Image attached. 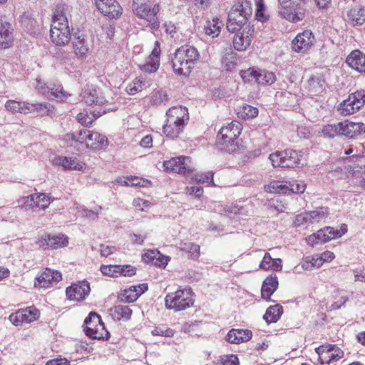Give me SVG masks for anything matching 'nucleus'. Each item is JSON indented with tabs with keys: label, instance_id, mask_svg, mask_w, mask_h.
Listing matches in <instances>:
<instances>
[{
	"label": "nucleus",
	"instance_id": "obj_29",
	"mask_svg": "<svg viewBox=\"0 0 365 365\" xmlns=\"http://www.w3.org/2000/svg\"><path fill=\"white\" fill-rule=\"evenodd\" d=\"M21 23L24 30L31 36L40 34V25L29 14H24L21 16Z\"/></svg>",
	"mask_w": 365,
	"mask_h": 365
},
{
	"label": "nucleus",
	"instance_id": "obj_2",
	"mask_svg": "<svg viewBox=\"0 0 365 365\" xmlns=\"http://www.w3.org/2000/svg\"><path fill=\"white\" fill-rule=\"evenodd\" d=\"M252 14V6L250 1L245 0L236 2L228 14L227 30L235 33L237 30L245 28Z\"/></svg>",
	"mask_w": 365,
	"mask_h": 365
},
{
	"label": "nucleus",
	"instance_id": "obj_58",
	"mask_svg": "<svg viewBox=\"0 0 365 365\" xmlns=\"http://www.w3.org/2000/svg\"><path fill=\"white\" fill-rule=\"evenodd\" d=\"M324 81L319 77H312L308 80L309 90L313 93L319 92L323 87Z\"/></svg>",
	"mask_w": 365,
	"mask_h": 365
},
{
	"label": "nucleus",
	"instance_id": "obj_20",
	"mask_svg": "<svg viewBox=\"0 0 365 365\" xmlns=\"http://www.w3.org/2000/svg\"><path fill=\"white\" fill-rule=\"evenodd\" d=\"M345 21L352 26H359L365 23V8L361 5H356L350 9Z\"/></svg>",
	"mask_w": 365,
	"mask_h": 365
},
{
	"label": "nucleus",
	"instance_id": "obj_30",
	"mask_svg": "<svg viewBox=\"0 0 365 365\" xmlns=\"http://www.w3.org/2000/svg\"><path fill=\"white\" fill-rule=\"evenodd\" d=\"M6 110L12 113L29 114V101L8 100L4 104Z\"/></svg>",
	"mask_w": 365,
	"mask_h": 365
},
{
	"label": "nucleus",
	"instance_id": "obj_63",
	"mask_svg": "<svg viewBox=\"0 0 365 365\" xmlns=\"http://www.w3.org/2000/svg\"><path fill=\"white\" fill-rule=\"evenodd\" d=\"M119 276L131 277L136 272L135 267L130 264L119 265Z\"/></svg>",
	"mask_w": 365,
	"mask_h": 365
},
{
	"label": "nucleus",
	"instance_id": "obj_51",
	"mask_svg": "<svg viewBox=\"0 0 365 365\" xmlns=\"http://www.w3.org/2000/svg\"><path fill=\"white\" fill-rule=\"evenodd\" d=\"M255 5L256 19L262 22L267 21L269 19V15L266 14V9L263 0H255Z\"/></svg>",
	"mask_w": 365,
	"mask_h": 365
},
{
	"label": "nucleus",
	"instance_id": "obj_39",
	"mask_svg": "<svg viewBox=\"0 0 365 365\" xmlns=\"http://www.w3.org/2000/svg\"><path fill=\"white\" fill-rule=\"evenodd\" d=\"M110 314L116 320L129 319L132 314V310L127 305L118 304L110 309Z\"/></svg>",
	"mask_w": 365,
	"mask_h": 365
},
{
	"label": "nucleus",
	"instance_id": "obj_34",
	"mask_svg": "<svg viewBox=\"0 0 365 365\" xmlns=\"http://www.w3.org/2000/svg\"><path fill=\"white\" fill-rule=\"evenodd\" d=\"M216 212L220 215H225L229 217H235V216L242 215L245 214V208L240 205H218Z\"/></svg>",
	"mask_w": 365,
	"mask_h": 365
},
{
	"label": "nucleus",
	"instance_id": "obj_23",
	"mask_svg": "<svg viewBox=\"0 0 365 365\" xmlns=\"http://www.w3.org/2000/svg\"><path fill=\"white\" fill-rule=\"evenodd\" d=\"M342 123V135L353 138L365 133V123L361 122L344 121Z\"/></svg>",
	"mask_w": 365,
	"mask_h": 365
},
{
	"label": "nucleus",
	"instance_id": "obj_46",
	"mask_svg": "<svg viewBox=\"0 0 365 365\" xmlns=\"http://www.w3.org/2000/svg\"><path fill=\"white\" fill-rule=\"evenodd\" d=\"M329 229H321L316 233L308 236L306 238L307 243L314 247L315 245L323 244L329 242V237H324V233L327 232Z\"/></svg>",
	"mask_w": 365,
	"mask_h": 365
},
{
	"label": "nucleus",
	"instance_id": "obj_62",
	"mask_svg": "<svg viewBox=\"0 0 365 365\" xmlns=\"http://www.w3.org/2000/svg\"><path fill=\"white\" fill-rule=\"evenodd\" d=\"M133 205L136 209L140 211H147L150 207V202L148 200L141 198L134 199Z\"/></svg>",
	"mask_w": 365,
	"mask_h": 365
},
{
	"label": "nucleus",
	"instance_id": "obj_31",
	"mask_svg": "<svg viewBox=\"0 0 365 365\" xmlns=\"http://www.w3.org/2000/svg\"><path fill=\"white\" fill-rule=\"evenodd\" d=\"M50 37L52 42L56 46H65L71 41L70 29L50 30Z\"/></svg>",
	"mask_w": 365,
	"mask_h": 365
},
{
	"label": "nucleus",
	"instance_id": "obj_47",
	"mask_svg": "<svg viewBox=\"0 0 365 365\" xmlns=\"http://www.w3.org/2000/svg\"><path fill=\"white\" fill-rule=\"evenodd\" d=\"M257 76V83L263 86L272 85L276 81L275 74L265 70H258Z\"/></svg>",
	"mask_w": 365,
	"mask_h": 365
},
{
	"label": "nucleus",
	"instance_id": "obj_7",
	"mask_svg": "<svg viewBox=\"0 0 365 365\" xmlns=\"http://www.w3.org/2000/svg\"><path fill=\"white\" fill-rule=\"evenodd\" d=\"M133 11L137 17L145 20L151 30L156 31L159 29L160 20L158 17L160 11L159 4L152 5L146 3L143 5L136 6Z\"/></svg>",
	"mask_w": 365,
	"mask_h": 365
},
{
	"label": "nucleus",
	"instance_id": "obj_19",
	"mask_svg": "<svg viewBox=\"0 0 365 365\" xmlns=\"http://www.w3.org/2000/svg\"><path fill=\"white\" fill-rule=\"evenodd\" d=\"M76 56L84 58L88 56L91 48V42L83 34H76L71 41Z\"/></svg>",
	"mask_w": 365,
	"mask_h": 365
},
{
	"label": "nucleus",
	"instance_id": "obj_1",
	"mask_svg": "<svg viewBox=\"0 0 365 365\" xmlns=\"http://www.w3.org/2000/svg\"><path fill=\"white\" fill-rule=\"evenodd\" d=\"M199 57L200 54L195 47L189 45L180 47L171 59L174 72L178 75L188 76Z\"/></svg>",
	"mask_w": 365,
	"mask_h": 365
},
{
	"label": "nucleus",
	"instance_id": "obj_53",
	"mask_svg": "<svg viewBox=\"0 0 365 365\" xmlns=\"http://www.w3.org/2000/svg\"><path fill=\"white\" fill-rule=\"evenodd\" d=\"M142 180L139 179L136 177H122L116 179V182L122 185L127 186H144L143 184L141 183Z\"/></svg>",
	"mask_w": 365,
	"mask_h": 365
},
{
	"label": "nucleus",
	"instance_id": "obj_44",
	"mask_svg": "<svg viewBox=\"0 0 365 365\" xmlns=\"http://www.w3.org/2000/svg\"><path fill=\"white\" fill-rule=\"evenodd\" d=\"M310 224L318 223L329 215L327 207H321L315 210L307 212Z\"/></svg>",
	"mask_w": 365,
	"mask_h": 365
},
{
	"label": "nucleus",
	"instance_id": "obj_52",
	"mask_svg": "<svg viewBox=\"0 0 365 365\" xmlns=\"http://www.w3.org/2000/svg\"><path fill=\"white\" fill-rule=\"evenodd\" d=\"M323 264L320 257H307L305 261L302 263V267L304 269H312L314 267H319Z\"/></svg>",
	"mask_w": 365,
	"mask_h": 365
},
{
	"label": "nucleus",
	"instance_id": "obj_8",
	"mask_svg": "<svg viewBox=\"0 0 365 365\" xmlns=\"http://www.w3.org/2000/svg\"><path fill=\"white\" fill-rule=\"evenodd\" d=\"M36 88L38 91L51 100L64 101L68 96L60 83H49L46 84L42 83L38 78H36Z\"/></svg>",
	"mask_w": 365,
	"mask_h": 365
},
{
	"label": "nucleus",
	"instance_id": "obj_43",
	"mask_svg": "<svg viewBox=\"0 0 365 365\" xmlns=\"http://www.w3.org/2000/svg\"><path fill=\"white\" fill-rule=\"evenodd\" d=\"M221 22L217 18H213L211 21H207L205 25V32L207 35L212 38L218 36L221 29Z\"/></svg>",
	"mask_w": 365,
	"mask_h": 365
},
{
	"label": "nucleus",
	"instance_id": "obj_4",
	"mask_svg": "<svg viewBox=\"0 0 365 365\" xmlns=\"http://www.w3.org/2000/svg\"><path fill=\"white\" fill-rule=\"evenodd\" d=\"M194 301L193 292L189 288L177 290L173 293L168 294L165 298L166 308L175 312L185 310L192 307Z\"/></svg>",
	"mask_w": 365,
	"mask_h": 365
},
{
	"label": "nucleus",
	"instance_id": "obj_59",
	"mask_svg": "<svg viewBox=\"0 0 365 365\" xmlns=\"http://www.w3.org/2000/svg\"><path fill=\"white\" fill-rule=\"evenodd\" d=\"M238 115L243 118H255L258 115V109L250 105H245Z\"/></svg>",
	"mask_w": 365,
	"mask_h": 365
},
{
	"label": "nucleus",
	"instance_id": "obj_61",
	"mask_svg": "<svg viewBox=\"0 0 365 365\" xmlns=\"http://www.w3.org/2000/svg\"><path fill=\"white\" fill-rule=\"evenodd\" d=\"M151 334L153 336H161L165 337H172L174 336L175 331L172 329H163L161 327H155L152 331Z\"/></svg>",
	"mask_w": 365,
	"mask_h": 365
},
{
	"label": "nucleus",
	"instance_id": "obj_33",
	"mask_svg": "<svg viewBox=\"0 0 365 365\" xmlns=\"http://www.w3.org/2000/svg\"><path fill=\"white\" fill-rule=\"evenodd\" d=\"M86 143L87 147L94 149H105L108 145V139L97 132L91 131Z\"/></svg>",
	"mask_w": 365,
	"mask_h": 365
},
{
	"label": "nucleus",
	"instance_id": "obj_26",
	"mask_svg": "<svg viewBox=\"0 0 365 365\" xmlns=\"http://www.w3.org/2000/svg\"><path fill=\"white\" fill-rule=\"evenodd\" d=\"M278 278L276 274H270L263 282L261 289L262 297L269 299L270 297L278 288Z\"/></svg>",
	"mask_w": 365,
	"mask_h": 365
},
{
	"label": "nucleus",
	"instance_id": "obj_50",
	"mask_svg": "<svg viewBox=\"0 0 365 365\" xmlns=\"http://www.w3.org/2000/svg\"><path fill=\"white\" fill-rule=\"evenodd\" d=\"M269 187L271 192L289 194V182L287 181H274Z\"/></svg>",
	"mask_w": 365,
	"mask_h": 365
},
{
	"label": "nucleus",
	"instance_id": "obj_38",
	"mask_svg": "<svg viewBox=\"0 0 365 365\" xmlns=\"http://www.w3.org/2000/svg\"><path fill=\"white\" fill-rule=\"evenodd\" d=\"M282 314V307L280 304H275L267 308L263 319L267 324L277 322Z\"/></svg>",
	"mask_w": 365,
	"mask_h": 365
},
{
	"label": "nucleus",
	"instance_id": "obj_35",
	"mask_svg": "<svg viewBox=\"0 0 365 365\" xmlns=\"http://www.w3.org/2000/svg\"><path fill=\"white\" fill-rule=\"evenodd\" d=\"M259 268L280 271L282 269V259L279 258L273 259L268 252H266L259 264Z\"/></svg>",
	"mask_w": 365,
	"mask_h": 365
},
{
	"label": "nucleus",
	"instance_id": "obj_36",
	"mask_svg": "<svg viewBox=\"0 0 365 365\" xmlns=\"http://www.w3.org/2000/svg\"><path fill=\"white\" fill-rule=\"evenodd\" d=\"M29 114L38 113L41 115H45L54 113V107L46 103H31L29 102Z\"/></svg>",
	"mask_w": 365,
	"mask_h": 365
},
{
	"label": "nucleus",
	"instance_id": "obj_25",
	"mask_svg": "<svg viewBox=\"0 0 365 365\" xmlns=\"http://www.w3.org/2000/svg\"><path fill=\"white\" fill-rule=\"evenodd\" d=\"M252 333L249 329H231L226 336V340L232 344L248 341L252 339Z\"/></svg>",
	"mask_w": 365,
	"mask_h": 365
},
{
	"label": "nucleus",
	"instance_id": "obj_13",
	"mask_svg": "<svg viewBox=\"0 0 365 365\" xmlns=\"http://www.w3.org/2000/svg\"><path fill=\"white\" fill-rule=\"evenodd\" d=\"M39 315V311L36 308L30 307L12 313L9 316V320L14 325L21 326L23 324H29L37 320Z\"/></svg>",
	"mask_w": 365,
	"mask_h": 365
},
{
	"label": "nucleus",
	"instance_id": "obj_18",
	"mask_svg": "<svg viewBox=\"0 0 365 365\" xmlns=\"http://www.w3.org/2000/svg\"><path fill=\"white\" fill-rule=\"evenodd\" d=\"M314 36L309 30L298 34L292 41V49L297 53L307 52L313 45Z\"/></svg>",
	"mask_w": 365,
	"mask_h": 365
},
{
	"label": "nucleus",
	"instance_id": "obj_27",
	"mask_svg": "<svg viewBox=\"0 0 365 365\" xmlns=\"http://www.w3.org/2000/svg\"><path fill=\"white\" fill-rule=\"evenodd\" d=\"M82 98L88 106L103 105L106 101L104 97L101 95L100 91L93 87H88L85 89L82 93Z\"/></svg>",
	"mask_w": 365,
	"mask_h": 365
},
{
	"label": "nucleus",
	"instance_id": "obj_28",
	"mask_svg": "<svg viewBox=\"0 0 365 365\" xmlns=\"http://www.w3.org/2000/svg\"><path fill=\"white\" fill-rule=\"evenodd\" d=\"M56 165L62 166L65 170H81L83 164L78 160L66 156H58L54 158Z\"/></svg>",
	"mask_w": 365,
	"mask_h": 365
},
{
	"label": "nucleus",
	"instance_id": "obj_9",
	"mask_svg": "<svg viewBox=\"0 0 365 365\" xmlns=\"http://www.w3.org/2000/svg\"><path fill=\"white\" fill-rule=\"evenodd\" d=\"M365 103V92L356 91L349 96L348 98L340 103L339 110L344 115H348L358 111Z\"/></svg>",
	"mask_w": 365,
	"mask_h": 365
},
{
	"label": "nucleus",
	"instance_id": "obj_24",
	"mask_svg": "<svg viewBox=\"0 0 365 365\" xmlns=\"http://www.w3.org/2000/svg\"><path fill=\"white\" fill-rule=\"evenodd\" d=\"M346 63L351 68L365 73V54L359 50L353 51L346 58Z\"/></svg>",
	"mask_w": 365,
	"mask_h": 365
},
{
	"label": "nucleus",
	"instance_id": "obj_16",
	"mask_svg": "<svg viewBox=\"0 0 365 365\" xmlns=\"http://www.w3.org/2000/svg\"><path fill=\"white\" fill-rule=\"evenodd\" d=\"M61 279L60 272L46 268L36 277L34 286L37 288H48L52 286L53 282L57 283Z\"/></svg>",
	"mask_w": 365,
	"mask_h": 365
},
{
	"label": "nucleus",
	"instance_id": "obj_55",
	"mask_svg": "<svg viewBox=\"0 0 365 365\" xmlns=\"http://www.w3.org/2000/svg\"><path fill=\"white\" fill-rule=\"evenodd\" d=\"M101 272L103 274L112 277H119V271L120 267L117 264H109V265H101Z\"/></svg>",
	"mask_w": 365,
	"mask_h": 365
},
{
	"label": "nucleus",
	"instance_id": "obj_17",
	"mask_svg": "<svg viewBox=\"0 0 365 365\" xmlns=\"http://www.w3.org/2000/svg\"><path fill=\"white\" fill-rule=\"evenodd\" d=\"M237 31V33L233 38L234 48L237 51H245L250 46L254 29L252 26L247 25Z\"/></svg>",
	"mask_w": 365,
	"mask_h": 365
},
{
	"label": "nucleus",
	"instance_id": "obj_54",
	"mask_svg": "<svg viewBox=\"0 0 365 365\" xmlns=\"http://www.w3.org/2000/svg\"><path fill=\"white\" fill-rule=\"evenodd\" d=\"M214 173L208 171L205 173L197 174L192 178V180L199 183H207L208 185H214L213 181Z\"/></svg>",
	"mask_w": 365,
	"mask_h": 365
},
{
	"label": "nucleus",
	"instance_id": "obj_3",
	"mask_svg": "<svg viewBox=\"0 0 365 365\" xmlns=\"http://www.w3.org/2000/svg\"><path fill=\"white\" fill-rule=\"evenodd\" d=\"M303 155L302 151L287 149L270 154L269 159L274 168H293L302 165Z\"/></svg>",
	"mask_w": 365,
	"mask_h": 365
},
{
	"label": "nucleus",
	"instance_id": "obj_49",
	"mask_svg": "<svg viewBox=\"0 0 365 365\" xmlns=\"http://www.w3.org/2000/svg\"><path fill=\"white\" fill-rule=\"evenodd\" d=\"M35 205L41 210H46L51 202L53 201L51 196L45 193H35L34 194Z\"/></svg>",
	"mask_w": 365,
	"mask_h": 365
},
{
	"label": "nucleus",
	"instance_id": "obj_12",
	"mask_svg": "<svg viewBox=\"0 0 365 365\" xmlns=\"http://www.w3.org/2000/svg\"><path fill=\"white\" fill-rule=\"evenodd\" d=\"M282 8L279 14L284 19L292 22H297L302 19L303 14L297 13L296 10L299 8L302 0H278Z\"/></svg>",
	"mask_w": 365,
	"mask_h": 365
},
{
	"label": "nucleus",
	"instance_id": "obj_56",
	"mask_svg": "<svg viewBox=\"0 0 365 365\" xmlns=\"http://www.w3.org/2000/svg\"><path fill=\"white\" fill-rule=\"evenodd\" d=\"M18 205L21 207L28 209H34L36 207L34 194L23 197L18 200Z\"/></svg>",
	"mask_w": 365,
	"mask_h": 365
},
{
	"label": "nucleus",
	"instance_id": "obj_11",
	"mask_svg": "<svg viewBox=\"0 0 365 365\" xmlns=\"http://www.w3.org/2000/svg\"><path fill=\"white\" fill-rule=\"evenodd\" d=\"M163 166L168 172L186 175L193 171L194 168L189 157L180 156L164 162Z\"/></svg>",
	"mask_w": 365,
	"mask_h": 365
},
{
	"label": "nucleus",
	"instance_id": "obj_45",
	"mask_svg": "<svg viewBox=\"0 0 365 365\" xmlns=\"http://www.w3.org/2000/svg\"><path fill=\"white\" fill-rule=\"evenodd\" d=\"M342 123L328 124L324 126L322 133L324 137L333 138L337 135H342Z\"/></svg>",
	"mask_w": 365,
	"mask_h": 365
},
{
	"label": "nucleus",
	"instance_id": "obj_37",
	"mask_svg": "<svg viewBox=\"0 0 365 365\" xmlns=\"http://www.w3.org/2000/svg\"><path fill=\"white\" fill-rule=\"evenodd\" d=\"M178 247L187 254V257L192 259H197L200 256V246L190 242H180Z\"/></svg>",
	"mask_w": 365,
	"mask_h": 365
},
{
	"label": "nucleus",
	"instance_id": "obj_42",
	"mask_svg": "<svg viewBox=\"0 0 365 365\" xmlns=\"http://www.w3.org/2000/svg\"><path fill=\"white\" fill-rule=\"evenodd\" d=\"M150 85L142 79V77L137 78L126 86V92L129 95H135Z\"/></svg>",
	"mask_w": 365,
	"mask_h": 365
},
{
	"label": "nucleus",
	"instance_id": "obj_10",
	"mask_svg": "<svg viewBox=\"0 0 365 365\" xmlns=\"http://www.w3.org/2000/svg\"><path fill=\"white\" fill-rule=\"evenodd\" d=\"M36 245L43 250H56L66 247L68 245V237L62 234L51 235L43 233L38 236Z\"/></svg>",
	"mask_w": 365,
	"mask_h": 365
},
{
	"label": "nucleus",
	"instance_id": "obj_41",
	"mask_svg": "<svg viewBox=\"0 0 365 365\" xmlns=\"http://www.w3.org/2000/svg\"><path fill=\"white\" fill-rule=\"evenodd\" d=\"M168 101L167 92L163 90L154 91L150 96V103L154 106H165Z\"/></svg>",
	"mask_w": 365,
	"mask_h": 365
},
{
	"label": "nucleus",
	"instance_id": "obj_60",
	"mask_svg": "<svg viewBox=\"0 0 365 365\" xmlns=\"http://www.w3.org/2000/svg\"><path fill=\"white\" fill-rule=\"evenodd\" d=\"M306 184L302 181L289 182V194H302L305 191Z\"/></svg>",
	"mask_w": 365,
	"mask_h": 365
},
{
	"label": "nucleus",
	"instance_id": "obj_22",
	"mask_svg": "<svg viewBox=\"0 0 365 365\" xmlns=\"http://www.w3.org/2000/svg\"><path fill=\"white\" fill-rule=\"evenodd\" d=\"M69 29L68 19L66 16L64 6H56L52 19L50 30H58Z\"/></svg>",
	"mask_w": 365,
	"mask_h": 365
},
{
	"label": "nucleus",
	"instance_id": "obj_32",
	"mask_svg": "<svg viewBox=\"0 0 365 365\" xmlns=\"http://www.w3.org/2000/svg\"><path fill=\"white\" fill-rule=\"evenodd\" d=\"M147 284H140L137 286H131L124 292L125 301L130 303L135 302L138 297L148 290Z\"/></svg>",
	"mask_w": 365,
	"mask_h": 365
},
{
	"label": "nucleus",
	"instance_id": "obj_64",
	"mask_svg": "<svg viewBox=\"0 0 365 365\" xmlns=\"http://www.w3.org/2000/svg\"><path fill=\"white\" fill-rule=\"evenodd\" d=\"M159 67V63L157 61H154V59H150V61L140 66V69L146 73H153L155 72Z\"/></svg>",
	"mask_w": 365,
	"mask_h": 365
},
{
	"label": "nucleus",
	"instance_id": "obj_14",
	"mask_svg": "<svg viewBox=\"0 0 365 365\" xmlns=\"http://www.w3.org/2000/svg\"><path fill=\"white\" fill-rule=\"evenodd\" d=\"M66 292L69 300L82 302L89 295L91 288L88 282L81 281L67 287Z\"/></svg>",
	"mask_w": 365,
	"mask_h": 365
},
{
	"label": "nucleus",
	"instance_id": "obj_15",
	"mask_svg": "<svg viewBox=\"0 0 365 365\" xmlns=\"http://www.w3.org/2000/svg\"><path fill=\"white\" fill-rule=\"evenodd\" d=\"M99 11L109 19H118L122 14V8L116 0H95Z\"/></svg>",
	"mask_w": 365,
	"mask_h": 365
},
{
	"label": "nucleus",
	"instance_id": "obj_48",
	"mask_svg": "<svg viewBox=\"0 0 365 365\" xmlns=\"http://www.w3.org/2000/svg\"><path fill=\"white\" fill-rule=\"evenodd\" d=\"M166 116H178L182 120H189V113L187 108L182 106H173L169 108V110L166 113Z\"/></svg>",
	"mask_w": 365,
	"mask_h": 365
},
{
	"label": "nucleus",
	"instance_id": "obj_57",
	"mask_svg": "<svg viewBox=\"0 0 365 365\" xmlns=\"http://www.w3.org/2000/svg\"><path fill=\"white\" fill-rule=\"evenodd\" d=\"M258 70L254 68H250L247 71H242L240 75L245 82L247 83H257L255 78H257Z\"/></svg>",
	"mask_w": 365,
	"mask_h": 365
},
{
	"label": "nucleus",
	"instance_id": "obj_6",
	"mask_svg": "<svg viewBox=\"0 0 365 365\" xmlns=\"http://www.w3.org/2000/svg\"><path fill=\"white\" fill-rule=\"evenodd\" d=\"M86 334L95 339H108L109 332L106 329L101 317L96 312H91L84 321Z\"/></svg>",
	"mask_w": 365,
	"mask_h": 365
},
{
	"label": "nucleus",
	"instance_id": "obj_5",
	"mask_svg": "<svg viewBox=\"0 0 365 365\" xmlns=\"http://www.w3.org/2000/svg\"><path fill=\"white\" fill-rule=\"evenodd\" d=\"M242 130V124L233 120L226 126L222 127L217 135L219 143L225 145L228 152H235L238 144L235 142Z\"/></svg>",
	"mask_w": 365,
	"mask_h": 365
},
{
	"label": "nucleus",
	"instance_id": "obj_40",
	"mask_svg": "<svg viewBox=\"0 0 365 365\" xmlns=\"http://www.w3.org/2000/svg\"><path fill=\"white\" fill-rule=\"evenodd\" d=\"M184 128L183 124L170 123L166 120V123L163 126V133L167 137L175 139L182 133Z\"/></svg>",
	"mask_w": 365,
	"mask_h": 365
},
{
	"label": "nucleus",
	"instance_id": "obj_21",
	"mask_svg": "<svg viewBox=\"0 0 365 365\" xmlns=\"http://www.w3.org/2000/svg\"><path fill=\"white\" fill-rule=\"evenodd\" d=\"M13 29L11 24L3 19H0V47L7 48L12 45Z\"/></svg>",
	"mask_w": 365,
	"mask_h": 365
}]
</instances>
